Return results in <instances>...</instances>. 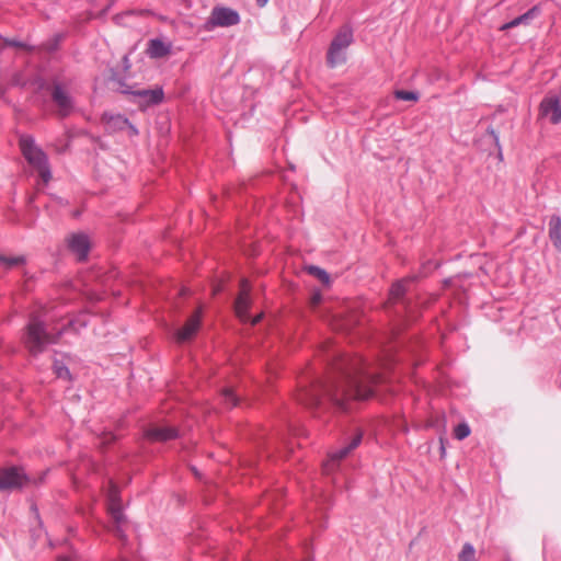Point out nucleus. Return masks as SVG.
Returning <instances> with one entry per match:
<instances>
[{"instance_id":"15","label":"nucleus","mask_w":561,"mask_h":561,"mask_svg":"<svg viewBox=\"0 0 561 561\" xmlns=\"http://www.w3.org/2000/svg\"><path fill=\"white\" fill-rule=\"evenodd\" d=\"M362 440L363 432L360 430H356L351 439L347 442V444L331 455L332 465L347 457L354 449H356L360 445Z\"/></svg>"},{"instance_id":"34","label":"nucleus","mask_w":561,"mask_h":561,"mask_svg":"<svg viewBox=\"0 0 561 561\" xmlns=\"http://www.w3.org/2000/svg\"><path fill=\"white\" fill-rule=\"evenodd\" d=\"M58 561H70V558L67 556H61L58 558Z\"/></svg>"},{"instance_id":"4","label":"nucleus","mask_w":561,"mask_h":561,"mask_svg":"<svg viewBox=\"0 0 561 561\" xmlns=\"http://www.w3.org/2000/svg\"><path fill=\"white\" fill-rule=\"evenodd\" d=\"M353 42V28L347 24L341 26L333 36L327 51V65L329 68L333 69L346 62L347 49Z\"/></svg>"},{"instance_id":"13","label":"nucleus","mask_w":561,"mask_h":561,"mask_svg":"<svg viewBox=\"0 0 561 561\" xmlns=\"http://www.w3.org/2000/svg\"><path fill=\"white\" fill-rule=\"evenodd\" d=\"M144 436L150 442H168L179 437V431L172 426H150L145 430Z\"/></svg>"},{"instance_id":"7","label":"nucleus","mask_w":561,"mask_h":561,"mask_svg":"<svg viewBox=\"0 0 561 561\" xmlns=\"http://www.w3.org/2000/svg\"><path fill=\"white\" fill-rule=\"evenodd\" d=\"M50 100L56 107V114L60 118L68 117L76 108V100L61 81L54 79L46 87Z\"/></svg>"},{"instance_id":"1","label":"nucleus","mask_w":561,"mask_h":561,"mask_svg":"<svg viewBox=\"0 0 561 561\" xmlns=\"http://www.w3.org/2000/svg\"><path fill=\"white\" fill-rule=\"evenodd\" d=\"M381 382V376L370 373L360 359L352 370L341 371L330 379H314L304 387L297 401L314 412L331 404L341 411L347 410V401L366 400L374 396L375 386Z\"/></svg>"},{"instance_id":"2","label":"nucleus","mask_w":561,"mask_h":561,"mask_svg":"<svg viewBox=\"0 0 561 561\" xmlns=\"http://www.w3.org/2000/svg\"><path fill=\"white\" fill-rule=\"evenodd\" d=\"M62 334L48 323L46 313H32L23 335V343L32 356L42 354L47 346L56 344Z\"/></svg>"},{"instance_id":"8","label":"nucleus","mask_w":561,"mask_h":561,"mask_svg":"<svg viewBox=\"0 0 561 561\" xmlns=\"http://www.w3.org/2000/svg\"><path fill=\"white\" fill-rule=\"evenodd\" d=\"M238 11L227 7H214L210 15L205 21L204 31L210 32L216 27H229L240 23Z\"/></svg>"},{"instance_id":"9","label":"nucleus","mask_w":561,"mask_h":561,"mask_svg":"<svg viewBox=\"0 0 561 561\" xmlns=\"http://www.w3.org/2000/svg\"><path fill=\"white\" fill-rule=\"evenodd\" d=\"M128 95L133 96V101L137 102L141 107L158 105L163 101L164 93L162 88L154 89H135L124 90Z\"/></svg>"},{"instance_id":"36","label":"nucleus","mask_w":561,"mask_h":561,"mask_svg":"<svg viewBox=\"0 0 561 561\" xmlns=\"http://www.w3.org/2000/svg\"><path fill=\"white\" fill-rule=\"evenodd\" d=\"M33 510H34V512H35L36 516L38 517L37 508H36V507H33Z\"/></svg>"},{"instance_id":"30","label":"nucleus","mask_w":561,"mask_h":561,"mask_svg":"<svg viewBox=\"0 0 561 561\" xmlns=\"http://www.w3.org/2000/svg\"><path fill=\"white\" fill-rule=\"evenodd\" d=\"M125 129H127L129 137H134V136L138 135V129L129 121H128V125H126Z\"/></svg>"},{"instance_id":"32","label":"nucleus","mask_w":561,"mask_h":561,"mask_svg":"<svg viewBox=\"0 0 561 561\" xmlns=\"http://www.w3.org/2000/svg\"><path fill=\"white\" fill-rule=\"evenodd\" d=\"M268 0H256V5L259 8H264L267 4Z\"/></svg>"},{"instance_id":"24","label":"nucleus","mask_w":561,"mask_h":561,"mask_svg":"<svg viewBox=\"0 0 561 561\" xmlns=\"http://www.w3.org/2000/svg\"><path fill=\"white\" fill-rule=\"evenodd\" d=\"M222 400L225 404L229 408L236 407L238 404L239 398L233 392L232 389H225L221 393Z\"/></svg>"},{"instance_id":"27","label":"nucleus","mask_w":561,"mask_h":561,"mask_svg":"<svg viewBox=\"0 0 561 561\" xmlns=\"http://www.w3.org/2000/svg\"><path fill=\"white\" fill-rule=\"evenodd\" d=\"M111 80L117 84V91L123 94H127L124 90H135L134 87L128 85L124 79L117 78L115 75H112Z\"/></svg>"},{"instance_id":"5","label":"nucleus","mask_w":561,"mask_h":561,"mask_svg":"<svg viewBox=\"0 0 561 561\" xmlns=\"http://www.w3.org/2000/svg\"><path fill=\"white\" fill-rule=\"evenodd\" d=\"M46 472L41 476L30 474L23 467L10 466L0 469V490L38 486Z\"/></svg>"},{"instance_id":"18","label":"nucleus","mask_w":561,"mask_h":561,"mask_svg":"<svg viewBox=\"0 0 561 561\" xmlns=\"http://www.w3.org/2000/svg\"><path fill=\"white\" fill-rule=\"evenodd\" d=\"M548 227L549 238L553 247L561 253V217L558 215L551 216Z\"/></svg>"},{"instance_id":"10","label":"nucleus","mask_w":561,"mask_h":561,"mask_svg":"<svg viewBox=\"0 0 561 561\" xmlns=\"http://www.w3.org/2000/svg\"><path fill=\"white\" fill-rule=\"evenodd\" d=\"M202 324V309H197L185 322V324L178 329L174 333V339L178 343H185L191 341L197 333Z\"/></svg>"},{"instance_id":"23","label":"nucleus","mask_w":561,"mask_h":561,"mask_svg":"<svg viewBox=\"0 0 561 561\" xmlns=\"http://www.w3.org/2000/svg\"><path fill=\"white\" fill-rule=\"evenodd\" d=\"M24 263H25V257L24 256L8 257V256H4V255L0 254V265L5 267L7 270H10L13 266H16V265H20V264H24Z\"/></svg>"},{"instance_id":"6","label":"nucleus","mask_w":561,"mask_h":561,"mask_svg":"<svg viewBox=\"0 0 561 561\" xmlns=\"http://www.w3.org/2000/svg\"><path fill=\"white\" fill-rule=\"evenodd\" d=\"M106 508L112 520V533L125 546L127 542L126 530L128 520L124 514L125 503L121 497V493H107Z\"/></svg>"},{"instance_id":"17","label":"nucleus","mask_w":561,"mask_h":561,"mask_svg":"<svg viewBox=\"0 0 561 561\" xmlns=\"http://www.w3.org/2000/svg\"><path fill=\"white\" fill-rule=\"evenodd\" d=\"M107 133L113 134L125 130L128 119L121 114L104 113L101 118Z\"/></svg>"},{"instance_id":"28","label":"nucleus","mask_w":561,"mask_h":561,"mask_svg":"<svg viewBox=\"0 0 561 561\" xmlns=\"http://www.w3.org/2000/svg\"><path fill=\"white\" fill-rule=\"evenodd\" d=\"M61 39H62V35L61 34L55 35L50 41H48L46 43V49L49 53L55 51L58 48L59 43L61 42Z\"/></svg>"},{"instance_id":"29","label":"nucleus","mask_w":561,"mask_h":561,"mask_svg":"<svg viewBox=\"0 0 561 561\" xmlns=\"http://www.w3.org/2000/svg\"><path fill=\"white\" fill-rule=\"evenodd\" d=\"M4 42L5 46H12V47H25V45L22 42L15 41V39H2Z\"/></svg>"},{"instance_id":"11","label":"nucleus","mask_w":561,"mask_h":561,"mask_svg":"<svg viewBox=\"0 0 561 561\" xmlns=\"http://www.w3.org/2000/svg\"><path fill=\"white\" fill-rule=\"evenodd\" d=\"M416 279L415 276H409L394 283L390 289V299L393 305H401L404 311H408V301L405 298L407 293L410 290V285Z\"/></svg>"},{"instance_id":"3","label":"nucleus","mask_w":561,"mask_h":561,"mask_svg":"<svg viewBox=\"0 0 561 561\" xmlns=\"http://www.w3.org/2000/svg\"><path fill=\"white\" fill-rule=\"evenodd\" d=\"M20 150L27 163L36 171L44 184L51 179V172L46 153L38 147L31 135L22 134L19 137Z\"/></svg>"},{"instance_id":"31","label":"nucleus","mask_w":561,"mask_h":561,"mask_svg":"<svg viewBox=\"0 0 561 561\" xmlns=\"http://www.w3.org/2000/svg\"><path fill=\"white\" fill-rule=\"evenodd\" d=\"M489 131H490V134L492 135V137H493V139H494L495 145L500 148V140H499V135H497V133H496L493 128H491Z\"/></svg>"},{"instance_id":"21","label":"nucleus","mask_w":561,"mask_h":561,"mask_svg":"<svg viewBox=\"0 0 561 561\" xmlns=\"http://www.w3.org/2000/svg\"><path fill=\"white\" fill-rule=\"evenodd\" d=\"M307 272H308V274L318 278L323 285H329L330 275L323 268L316 266V265H309L307 267Z\"/></svg>"},{"instance_id":"16","label":"nucleus","mask_w":561,"mask_h":561,"mask_svg":"<svg viewBox=\"0 0 561 561\" xmlns=\"http://www.w3.org/2000/svg\"><path fill=\"white\" fill-rule=\"evenodd\" d=\"M541 13V9L539 5L531 7L527 12L524 14L511 20L510 22L504 23L500 26V31H507L514 27H517L519 25H529L531 21L536 18H538Z\"/></svg>"},{"instance_id":"33","label":"nucleus","mask_w":561,"mask_h":561,"mask_svg":"<svg viewBox=\"0 0 561 561\" xmlns=\"http://www.w3.org/2000/svg\"><path fill=\"white\" fill-rule=\"evenodd\" d=\"M123 59H124V65H125V67H126V68H128V67H129V59H128V57H127V56H124V58H123Z\"/></svg>"},{"instance_id":"14","label":"nucleus","mask_w":561,"mask_h":561,"mask_svg":"<svg viewBox=\"0 0 561 561\" xmlns=\"http://www.w3.org/2000/svg\"><path fill=\"white\" fill-rule=\"evenodd\" d=\"M249 308H250V297H249L248 293H241L234 302L236 313L241 321L251 322L252 324H256L261 320L262 314L251 318V316L249 314Z\"/></svg>"},{"instance_id":"22","label":"nucleus","mask_w":561,"mask_h":561,"mask_svg":"<svg viewBox=\"0 0 561 561\" xmlns=\"http://www.w3.org/2000/svg\"><path fill=\"white\" fill-rule=\"evenodd\" d=\"M458 561H477L473 546L466 542L459 553Z\"/></svg>"},{"instance_id":"25","label":"nucleus","mask_w":561,"mask_h":561,"mask_svg":"<svg viewBox=\"0 0 561 561\" xmlns=\"http://www.w3.org/2000/svg\"><path fill=\"white\" fill-rule=\"evenodd\" d=\"M470 427L467 423H459L454 430V436L458 440H462L470 435Z\"/></svg>"},{"instance_id":"26","label":"nucleus","mask_w":561,"mask_h":561,"mask_svg":"<svg viewBox=\"0 0 561 561\" xmlns=\"http://www.w3.org/2000/svg\"><path fill=\"white\" fill-rule=\"evenodd\" d=\"M394 98L402 101H417L419 93L414 91L397 90L394 92Z\"/></svg>"},{"instance_id":"12","label":"nucleus","mask_w":561,"mask_h":561,"mask_svg":"<svg viewBox=\"0 0 561 561\" xmlns=\"http://www.w3.org/2000/svg\"><path fill=\"white\" fill-rule=\"evenodd\" d=\"M68 248L79 261L85 260L90 251V241L88 236L82 232L72 233L68 238Z\"/></svg>"},{"instance_id":"19","label":"nucleus","mask_w":561,"mask_h":561,"mask_svg":"<svg viewBox=\"0 0 561 561\" xmlns=\"http://www.w3.org/2000/svg\"><path fill=\"white\" fill-rule=\"evenodd\" d=\"M171 51V45L164 43L159 38L150 39L148 44L147 53L152 58H162L169 55Z\"/></svg>"},{"instance_id":"20","label":"nucleus","mask_w":561,"mask_h":561,"mask_svg":"<svg viewBox=\"0 0 561 561\" xmlns=\"http://www.w3.org/2000/svg\"><path fill=\"white\" fill-rule=\"evenodd\" d=\"M53 370L57 378L64 379V380H70L71 375L69 371V368L65 365L62 360L55 359L53 363Z\"/></svg>"},{"instance_id":"35","label":"nucleus","mask_w":561,"mask_h":561,"mask_svg":"<svg viewBox=\"0 0 561 561\" xmlns=\"http://www.w3.org/2000/svg\"><path fill=\"white\" fill-rule=\"evenodd\" d=\"M192 470H193V472L195 473V476H197V474H198V472H197L196 468H194V467H193V468H192Z\"/></svg>"}]
</instances>
